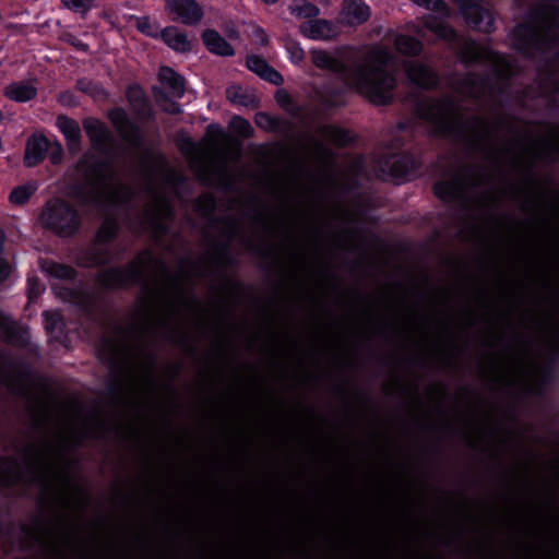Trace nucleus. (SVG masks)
I'll return each mask as SVG.
<instances>
[{"mask_svg": "<svg viewBox=\"0 0 559 559\" xmlns=\"http://www.w3.org/2000/svg\"><path fill=\"white\" fill-rule=\"evenodd\" d=\"M391 59L392 56L388 50L374 48L362 60L353 63L346 70L338 53L311 51V60L316 67L340 73L348 88L356 91L376 105H383L392 99L395 79L385 70Z\"/></svg>", "mask_w": 559, "mask_h": 559, "instance_id": "obj_1", "label": "nucleus"}, {"mask_svg": "<svg viewBox=\"0 0 559 559\" xmlns=\"http://www.w3.org/2000/svg\"><path fill=\"white\" fill-rule=\"evenodd\" d=\"M559 13L555 9H546L539 13L533 25L519 26L514 31V46L525 55L532 49H543L548 41L557 37Z\"/></svg>", "mask_w": 559, "mask_h": 559, "instance_id": "obj_2", "label": "nucleus"}, {"mask_svg": "<svg viewBox=\"0 0 559 559\" xmlns=\"http://www.w3.org/2000/svg\"><path fill=\"white\" fill-rule=\"evenodd\" d=\"M41 221L46 227L64 236L74 233L79 226L76 212L61 200H53L46 205Z\"/></svg>", "mask_w": 559, "mask_h": 559, "instance_id": "obj_3", "label": "nucleus"}, {"mask_svg": "<svg viewBox=\"0 0 559 559\" xmlns=\"http://www.w3.org/2000/svg\"><path fill=\"white\" fill-rule=\"evenodd\" d=\"M85 162L79 166V170L83 171V176L88 180L90 189L93 195L92 201L98 203H118L124 200L127 195L126 188L116 183L111 178H94L98 176L97 169L85 170Z\"/></svg>", "mask_w": 559, "mask_h": 559, "instance_id": "obj_4", "label": "nucleus"}, {"mask_svg": "<svg viewBox=\"0 0 559 559\" xmlns=\"http://www.w3.org/2000/svg\"><path fill=\"white\" fill-rule=\"evenodd\" d=\"M207 135L209 139L202 146H192L191 152H187L191 166L197 169L210 163L218 155L221 142L225 138L223 131L217 127H210Z\"/></svg>", "mask_w": 559, "mask_h": 559, "instance_id": "obj_5", "label": "nucleus"}, {"mask_svg": "<svg viewBox=\"0 0 559 559\" xmlns=\"http://www.w3.org/2000/svg\"><path fill=\"white\" fill-rule=\"evenodd\" d=\"M153 262L152 253L143 252L132 262L126 274L120 271H112L108 274L111 278L104 280V282L108 285H121L136 280L151 270Z\"/></svg>", "mask_w": 559, "mask_h": 559, "instance_id": "obj_6", "label": "nucleus"}, {"mask_svg": "<svg viewBox=\"0 0 559 559\" xmlns=\"http://www.w3.org/2000/svg\"><path fill=\"white\" fill-rule=\"evenodd\" d=\"M166 11L185 24H197L203 17V10L195 0H167Z\"/></svg>", "mask_w": 559, "mask_h": 559, "instance_id": "obj_7", "label": "nucleus"}, {"mask_svg": "<svg viewBox=\"0 0 559 559\" xmlns=\"http://www.w3.org/2000/svg\"><path fill=\"white\" fill-rule=\"evenodd\" d=\"M300 33L316 40L331 39L338 34L337 28L326 20H310L299 27Z\"/></svg>", "mask_w": 559, "mask_h": 559, "instance_id": "obj_8", "label": "nucleus"}, {"mask_svg": "<svg viewBox=\"0 0 559 559\" xmlns=\"http://www.w3.org/2000/svg\"><path fill=\"white\" fill-rule=\"evenodd\" d=\"M369 15V8L362 0H346L340 19L344 24L357 25L366 22Z\"/></svg>", "mask_w": 559, "mask_h": 559, "instance_id": "obj_9", "label": "nucleus"}, {"mask_svg": "<svg viewBox=\"0 0 559 559\" xmlns=\"http://www.w3.org/2000/svg\"><path fill=\"white\" fill-rule=\"evenodd\" d=\"M202 40L211 53L222 57H230L235 53L231 44L214 29H205L202 34Z\"/></svg>", "mask_w": 559, "mask_h": 559, "instance_id": "obj_10", "label": "nucleus"}, {"mask_svg": "<svg viewBox=\"0 0 559 559\" xmlns=\"http://www.w3.org/2000/svg\"><path fill=\"white\" fill-rule=\"evenodd\" d=\"M57 127L66 138L68 150L71 153L79 152L81 139L79 123L69 117L59 116L57 118Z\"/></svg>", "mask_w": 559, "mask_h": 559, "instance_id": "obj_11", "label": "nucleus"}, {"mask_svg": "<svg viewBox=\"0 0 559 559\" xmlns=\"http://www.w3.org/2000/svg\"><path fill=\"white\" fill-rule=\"evenodd\" d=\"M49 141L41 135L32 136L25 148V164L29 167L37 165L48 152Z\"/></svg>", "mask_w": 559, "mask_h": 559, "instance_id": "obj_12", "label": "nucleus"}, {"mask_svg": "<svg viewBox=\"0 0 559 559\" xmlns=\"http://www.w3.org/2000/svg\"><path fill=\"white\" fill-rule=\"evenodd\" d=\"M227 99L236 105L247 108H254L258 104L255 93L249 87L231 85L226 91Z\"/></svg>", "mask_w": 559, "mask_h": 559, "instance_id": "obj_13", "label": "nucleus"}, {"mask_svg": "<svg viewBox=\"0 0 559 559\" xmlns=\"http://www.w3.org/2000/svg\"><path fill=\"white\" fill-rule=\"evenodd\" d=\"M4 95L14 102H27L35 97L36 86L32 82H13L4 87Z\"/></svg>", "mask_w": 559, "mask_h": 559, "instance_id": "obj_14", "label": "nucleus"}, {"mask_svg": "<svg viewBox=\"0 0 559 559\" xmlns=\"http://www.w3.org/2000/svg\"><path fill=\"white\" fill-rule=\"evenodd\" d=\"M405 71L407 78L417 85L428 87L436 82L432 71L419 62L406 63Z\"/></svg>", "mask_w": 559, "mask_h": 559, "instance_id": "obj_15", "label": "nucleus"}, {"mask_svg": "<svg viewBox=\"0 0 559 559\" xmlns=\"http://www.w3.org/2000/svg\"><path fill=\"white\" fill-rule=\"evenodd\" d=\"M159 81L164 84L169 93L175 97H181L185 93V83L181 76L174 72L170 68L164 67L160 68Z\"/></svg>", "mask_w": 559, "mask_h": 559, "instance_id": "obj_16", "label": "nucleus"}, {"mask_svg": "<svg viewBox=\"0 0 559 559\" xmlns=\"http://www.w3.org/2000/svg\"><path fill=\"white\" fill-rule=\"evenodd\" d=\"M159 81L164 84L169 93L175 97H181L185 93V83L181 76L174 72L170 68L164 67L160 68Z\"/></svg>", "mask_w": 559, "mask_h": 559, "instance_id": "obj_17", "label": "nucleus"}, {"mask_svg": "<svg viewBox=\"0 0 559 559\" xmlns=\"http://www.w3.org/2000/svg\"><path fill=\"white\" fill-rule=\"evenodd\" d=\"M247 67L252 72L274 84L281 82V75L275 70L270 68L263 59L257 56H250L247 58Z\"/></svg>", "mask_w": 559, "mask_h": 559, "instance_id": "obj_18", "label": "nucleus"}, {"mask_svg": "<svg viewBox=\"0 0 559 559\" xmlns=\"http://www.w3.org/2000/svg\"><path fill=\"white\" fill-rule=\"evenodd\" d=\"M163 40L169 46L171 49L185 52L190 50L191 44L188 37L180 33L175 27H168L162 33Z\"/></svg>", "mask_w": 559, "mask_h": 559, "instance_id": "obj_19", "label": "nucleus"}, {"mask_svg": "<svg viewBox=\"0 0 559 559\" xmlns=\"http://www.w3.org/2000/svg\"><path fill=\"white\" fill-rule=\"evenodd\" d=\"M86 134L94 144H102L107 139V131L104 124L93 118H87L83 122Z\"/></svg>", "mask_w": 559, "mask_h": 559, "instance_id": "obj_20", "label": "nucleus"}, {"mask_svg": "<svg viewBox=\"0 0 559 559\" xmlns=\"http://www.w3.org/2000/svg\"><path fill=\"white\" fill-rule=\"evenodd\" d=\"M460 8L467 22L475 27L478 26V20L483 14L481 8L474 0H460Z\"/></svg>", "mask_w": 559, "mask_h": 559, "instance_id": "obj_21", "label": "nucleus"}, {"mask_svg": "<svg viewBox=\"0 0 559 559\" xmlns=\"http://www.w3.org/2000/svg\"><path fill=\"white\" fill-rule=\"evenodd\" d=\"M395 46L400 52L405 55H416L421 50V44L417 39L404 34L396 36Z\"/></svg>", "mask_w": 559, "mask_h": 559, "instance_id": "obj_22", "label": "nucleus"}, {"mask_svg": "<svg viewBox=\"0 0 559 559\" xmlns=\"http://www.w3.org/2000/svg\"><path fill=\"white\" fill-rule=\"evenodd\" d=\"M289 11L299 20H310L319 15V9L307 1L292 4Z\"/></svg>", "mask_w": 559, "mask_h": 559, "instance_id": "obj_23", "label": "nucleus"}, {"mask_svg": "<svg viewBox=\"0 0 559 559\" xmlns=\"http://www.w3.org/2000/svg\"><path fill=\"white\" fill-rule=\"evenodd\" d=\"M436 194L444 200L455 199L461 194V183L457 181H443L435 187Z\"/></svg>", "mask_w": 559, "mask_h": 559, "instance_id": "obj_24", "label": "nucleus"}, {"mask_svg": "<svg viewBox=\"0 0 559 559\" xmlns=\"http://www.w3.org/2000/svg\"><path fill=\"white\" fill-rule=\"evenodd\" d=\"M41 269L45 273L57 278H71L73 276V270L67 265L59 264L52 261H46L41 264Z\"/></svg>", "mask_w": 559, "mask_h": 559, "instance_id": "obj_25", "label": "nucleus"}, {"mask_svg": "<svg viewBox=\"0 0 559 559\" xmlns=\"http://www.w3.org/2000/svg\"><path fill=\"white\" fill-rule=\"evenodd\" d=\"M169 213V205L166 199L157 197L147 209V215L152 221L166 217Z\"/></svg>", "mask_w": 559, "mask_h": 559, "instance_id": "obj_26", "label": "nucleus"}, {"mask_svg": "<svg viewBox=\"0 0 559 559\" xmlns=\"http://www.w3.org/2000/svg\"><path fill=\"white\" fill-rule=\"evenodd\" d=\"M36 185L27 183L15 188L10 194V201L14 204L25 203L35 192Z\"/></svg>", "mask_w": 559, "mask_h": 559, "instance_id": "obj_27", "label": "nucleus"}, {"mask_svg": "<svg viewBox=\"0 0 559 559\" xmlns=\"http://www.w3.org/2000/svg\"><path fill=\"white\" fill-rule=\"evenodd\" d=\"M109 118L123 136L129 135V130H131L132 127L130 126L127 115L122 109H115L110 111Z\"/></svg>", "mask_w": 559, "mask_h": 559, "instance_id": "obj_28", "label": "nucleus"}, {"mask_svg": "<svg viewBox=\"0 0 559 559\" xmlns=\"http://www.w3.org/2000/svg\"><path fill=\"white\" fill-rule=\"evenodd\" d=\"M230 128L242 136H249L252 132L250 123L241 117H234L230 120Z\"/></svg>", "mask_w": 559, "mask_h": 559, "instance_id": "obj_29", "label": "nucleus"}, {"mask_svg": "<svg viewBox=\"0 0 559 559\" xmlns=\"http://www.w3.org/2000/svg\"><path fill=\"white\" fill-rule=\"evenodd\" d=\"M45 328L48 332L52 333L60 329L61 319L60 314L55 311H46L44 313Z\"/></svg>", "mask_w": 559, "mask_h": 559, "instance_id": "obj_30", "label": "nucleus"}, {"mask_svg": "<svg viewBox=\"0 0 559 559\" xmlns=\"http://www.w3.org/2000/svg\"><path fill=\"white\" fill-rule=\"evenodd\" d=\"M62 3L74 11L85 12L92 8L94 0H61Z\"/></svg>", "mask_w": 559, "mask_h": 559, "instance_id": "obj_31", "label": "nucleus"}, {"mask_svg": "<svg viewBox=\"0 0 559 559\" xmlns=\"http://www.w3.org/2000/svg\"><path fill=\"white\" fill-rule=\"evenodd\" d=\"M136 26L140 32L148 36H157L158 27L155 26L147 17H141L138 20Z\"/></svg>", "mask_w": 559, "mask_h": 559, "instance_id": "obj_32", "label": "nucleus"}, {"mask_svg": "<svg viewBox=\"0 0 559 559\" xmlns=\"http://www.w3.org/2000/svg\"><path fill=\"white\" fill-rule=\"evenodd\" d=\"M287 52L289 55V59L294 63H299L304 59V50L297 43H288L286 45Z\"/></svg>", "mask_w": 559, "mask_h": 559, "instance_id": "obj_33", "label": "nucleus"}, {"mask_svg": "<svg viewBox=\"0 0 559 559\" xmlns=\"http://www.w3.org/2000/svg\"><path fill=\"white\" fill-rule=\"evenodd\" d=\"M116 233V224L114 222H110V221H106L98 234H97V238L99 241H107L108 239H110L114 234Z\"/></svg>", "mask_w": 559, "mask_h": 559, "instance_id": "obj_34", "label": "nucleus"}, {"mask_svg": "<svg viewBox=\"0 0 559 559\" xmlns=\"http://www.w3.org/2000/svg\"><path fill=\"white\" fill-rule=\"evenodd\" d=\"M44 290L43 284L35 277H29L27 281V294L28 298L32 300L39 296Z\"/></svg>", "mask_w": 559, "mask_h": 559, "instance_id": "obj_35", "label": "nucleus"}, {"mask_svg": "<svg viewBox=\"0 0 559 559\" xmlns=\"http://www.w3.org/2000/svg\"><path fill=\"white\" fill-rule=\"evenodd\" d=\"M50 162L52 164H58L62 159L63 150L59 142H49L48 152Z\"/></svg>", "mask_w": 559, "mask_h": 559, "instance_id": "obj_36", "label": "nucleus"}, {"mask_svg": "<svg viewBox=\"0 0 559 559\" xmlns=\"http://www.w3.org/2000/svg\"><path fill=\"white\" fill-rule=\"evenodd\" d=\"M254 121H255L257 126H259L260 128H262L264 130H271V129L275 128L274 119L264 112L257 114Z\"/></svg>", "mask_w": 559, "mask_h": 559, "instance_id": "obj_37", "label": "nucleus"}, {"mask_svg": "<svg viewBox=\"0 0 559 559\" xmlns=\"http://www.w3.org/2000/svg\"><path fill=\"white\" fill-rule=\"evenodd\" d=\"M495 64L499 75H507L511 72L510 64L502 57L495 56Z\"/></svg>", "mask_w": 559, "mask_h": 559, "instance_id": "obj_38", "label": "nucleus"}, {"mask_svg": "<svg viewBox=\"0 0 559 559\" xmlns=\"http://www.w3.org/2000/svg\"><path fill=\"white\" fill-rule=\"evenodd\" d=\"M156 99L165 111L171 114L179 111V106L175 103L168 102L163 95L156 94Z\"/></svg>", "mask_w": 559, "mask_h": 559, "instance_id": "obj_39", "label": "nucleus"}, {"mask_svg": "<svg viewBox=\"0 0 559 559\" xmlns=\"http://www.w3.org/2000/svg\"><path fill=\"white\" fill-rule=\"evenodd\" d=\"M80 87L83 92L91 93L94 97L99 96L103 91L98 90L96 86H93L91 83H80Z\"/></svg>", "mask_w": 559, "mask_h": 559, "instance_id": "obj_40", "label": "nucleus"}, {"mask_svg": "<svg viewBox=\"0 0 559 559\" xmlns=\"http://www.w3.org/2000/svg\"><path fill=\"white\" fill-rule=\"evenodd\" d=\"M10 273L11 266L7 262L0 260V283L7 280Z\"/></svg>", "mask_w": 559, "mask_h": 559, "instance_id": "obj_41", "label": "nucleus"}, {"mask_svg": "<svg viewBox=\"0 0 559 559\" xmlns=\"http://www.w3.org/2000/svg\"><path fill=\"white\" fill-rule=\"evenodd\" d=\"M438 114L440 117H436L435 120L440 127H445L447 120H448V110H444L443 108H438Z\"/></svg>", "mask_w": 559, "mask_h": 559, "instance_id": "obj_42", "label": "nucleus"}, {"mask_svg": "<svg viewBox=\"0 0 559 559\" xmlns=\"http://www.w3.org/2000/svg\"><path fill=\"white\" fill-rule=\"evenodd\" d=\"M64 38H66V40H67L68 43H70V44H71V45H73L74 47H76V48H79V49H82V50H85V45H84L81 40H79V39H76L75 37H73L72 35H66V37H64Z\"/></svg>", "mask_w": 559, "mask_h": 559, "instance_id": "obj_43", "label": "nucleus"}, {"mask_svg": "<svg viewBox=\"0 0 559 559\" xmlns=\"http://www.w3.org/2000/svg\"><path fill=\"white\" fill-rule=\"evenodd\" d=\"M551 142L554 148L559 152V128L554 131Z\"/></svg>", "mask_w": 559, "mask_h": 559, "instance_id": "obj_44", "label": "nucleus"}, {"mask_svg": "<svg viewBox=\"0 0 559 559\" xmlns=\"http://www.w3.org/2000/svg\"><path fill=\"white\" fill-rule=\"evenodd\" d=\"M226 34H227V37H228V39H229L230 41H235V40H237V39L239 38V34H238V32H237L235 28H233V27H231V28H228V29L226 31Z\"/></svg>", "mask_w": 559, "mask_h": 559, "instance_id": "obj_45", "label": "nucleus"}, {"mask_svg": "<svg viewBox=\"0 0 559 559\" xmlns=\"http://www.w3.org/2000/svg\"><path fill=\"white\" fill-rule=\"evenodd\" d=\"M60 102H61L63 105H68V106H72V105H74V102H73V99H72V96H71V95H68V94L61 95V96H60Z\"/></svg>", "mask_w": 559, "mask_h": 559, "instance_id": "obj_46", "label": "nucleus"}, {"mask_svg": "<svg viewBox=\"0 0 559 559\" xmlns=\"http://www.w3.org/2000/svg\"><path fill=\"white\" fill-rule=\"evenodd\" d=\"M133 96L135 98H141L142 97V92L139 88H132L129 92V97L132 98Z\"/></svg>", "mask_w": 559, "mask_h": 559, "instance_id": "obj_47", "label": "nucleus"}, {"mask_svg": "<svg viewBox=\"0 0 559 559\" xmlns=\"http://www.w3.org/2000/svg\"><path fill=\"white\" fill-rule=\"evenodd\" d=\"M58 477L60 478V480L64 481L68 486H72L68 475H60Z\"/></svg>", "mask_w": 559, "mask_h": 559, "instance_id": "obj_48", "label": "nucleus"}, {"mask_svg": "<svg viewBox=\"0 0 559 559\" xmlns=\"http://www.w3.org/2000/svg\"><path fill=\"white\" fill-rule=\"evenodd\" d=\"M266 4H273L276 3L278 0H262Z\"/></svg>", "mask_w": 559, "mask_h": 559, "instance_id": "obj_49", "label": "nucleus"}, {"mask_svg": "<svg viewBox=\"0 0 559 559\" xmlns=\"http://www.w3.org/2000/svg\"><path fill=\"white\" fill-rule=\"evenodd\" d=\"M333 140L340 144L343 143V140L340 138L333 136Z\"/></svg>", "mask_w": 559, "mask_h": 559, "instance_id": "obj_50", "label": "nucleus"}, {"mask_svg": "<svg viewBox=\"0 0 559 559\" xmlns=\"http://www.w3.org/2000/svg\"><path fill=\"white\" fill-rule=\"evenodd\" d=\"M478 56L477 55H474V56H471V57H466L467 60H474V59H477Z\"/></svg>", "mask_w": 559, "mask_h": 559, "instance_id": "obj_51", "label": "nucleus"}, {"mask_svg": "<svg viewBox=\"0 0 559 559\" xmlns=\"http://www.w3.org/2000/svg\"><path fill=\"white\" fill-rule=\"evenodd\" d=\"M47 477L49 476L50 477V474H52V476L55 477V471H51L50 468L47 471Z\"/></svg>", "mask_w": 559, "mask_h": 559, "instance_id": "obj_52", "label": "nucleus"}]
</instances>
